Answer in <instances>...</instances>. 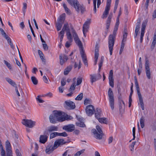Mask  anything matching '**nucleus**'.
Listing matches in <instances>:
<instances>
[{
    "label": "nucleus",
    "instance_id": "16",
    "mask_svg": "<svg viewBox=\"0 0 156 156\" xmlns=\"http://www.w3.org/2000/svg\"><path fill=\"white\" fill-rule=\"evenodd\" d=\"M90 82L92 84H93L94 82L100 79L101 77V75L99 73H98L97 75L95 74L93 75L91 74L90 75Z\"/></svg>",
    "mask_w": 156,
    "mask_h": 156
},
{
    "label": "nucleus",
    "instance_id": "5",
    "mask_svg": "<svg viewBox=\"0 0 156 156\" xmlns=\"http://www.w3.org/2000/svg\"><path fill=\"white\" fill-rule=\"evenodd\" d=\"M62 30L65 31H66V35L67 38L69 42L71 43L73 41V39L68 23H66L64 24Z\"/></svg>",
    "mask_w": 156,
    "mask_h": 156
},
{
    "label": "nucleus",
    "instance_id": "29",
    "mask_svg": "<svg viewBox=\"0 0 156 156\" xmlns=\"http://www.w3.org/2000/svg\"><path fill=\"white\" fill-rule=\"evenodd\" d=\"M72 69V66H69L66 68L64 71V74L65 75H67L69 73L71 70Z\"/></svg>",
    "mask_w": 156,
    "mask_h": 156
},
{
    "label": "nucleus",
    "instance_id": "6",
    "mask_svg": "<svg viewBox=\"0 0 156 156\" xmlns=\"http://www.w3.org/2000/svg\"><path fill=\"white\" fill-rule=\"evenodd\" d=\"M108 95L110 106L112 110L114 109V98L113 91L111 88L108 89Z\"/></svg>",
    "mask_w": 156,
    "mask_h": 156
},
{
    "label": "nucleus",
    "instance_id": "14",
    "mask_svg": "<svg viewBox=\"0 0 156 156\" xmlns=\"http://www.w3.org/2000/svg\"><path fill=\"white\" fill-rule=\"evenodd\" d=\"M49 134L47 131H45L44 133V135L40 136L39 142L42 144H44L47 140Z\"/></svg>",
    "mask_w": 156,
    "mask_h": 156
},
{
    "label": "nucleus",
    "instance_id": "15",
    "mask_svg": "<svg viewBox=\"0 0 156 156\" xmlns=\"http://www.w3.org/2000/svg\"><path fill=\"white\" fill-rule=\"evenodd\" d=\"M147 24V22L144 21L143 22L142 24V27L141 29V32L140 34V42L142 43L143 40V37L144 36L145 28Z\"/></svg>",
    "mask_w": 156,
    "mask_h": 156
},
{
    "label": "nucleus",
    "instance_id": "10",
    "mask_svg": "<svg viewBox=\"0 0 156 156\" xmlns=\"http://www.w3.org/2000/svg\"><path fill=\"white\" fill-rule=\"evenodd\" d=\"M85 110L87 115L89 116H91L94 114L95 109L93 105H89L86 106Z\"/></svg>",
    "mask_w": 156,
    "mask_h": 156
},
{
    "label": "nucleus",
    "instance_id": "38",
    "mask_svg": "<svg viewBox=\"0 0 156 156\" xmlns=\"http://www.w3.org/2000/svg\"><path fill=\"white\" fill-rule=\"evenodd\" d=\"M6 150L11 149V147L10 143L8 140H7L5 143Z\"/></svg>",
    "mask_w": 156,
    "mask_h": 156
},
{
    "label": "nucleus",
    "instance_id": "13",
    "mask_svg": "<svg viewBox=\"0 0 156 156\" xmlns=\"http://www.w3.org/2000/svg\"><path fill=\"white\" fill-rule=\"evenodd\" d=\"M65 103L66 105V106L64 107L67 109H73L76 107V105L75 103L73 102L70 101H66Z\"/></svg>",
    "mask_w": 156,
    "mask_h": 156
},
{
    "label": "nucleus",
    "instance_id": "11",
    "mask_svg": "<svg viewBox=\"0 0 156 156\" xmlns=\"http://www.w3.org/2000/svg\"><path fill=\"white\" fill-rule=\"evenodd\" d=\"M54 115L58 119V122H62L65 120V118L62 117V113L60 111H55L54 112Z\"/></svg>",
    "mask_w": 156,
    "mask_h": 156
},
{
    "label": "nucleus",
    "instance_id": "17",
    "mask_svg": "<svg viewBox=\"0 0 156 156\" xmlns=\"http://www.w3.org/2000/svg\"><path fill=\"white\" fill-rule=\"evenodd\" d=\"M63 129L68 132H72L74 130L75 127L74 125L69 124L64 126L62 128Z\"/></svg>",
    "mask_w": 156,
    "mask_h": 156
},
{
    "label": "nucleus",
    "instance_id": "62",
    "mask_svg": "<svg viewBox=\"0 0 156 156\" xmlns=\"http://www.w3.org/2000/svg\"><path fill=\"white\" fill-rule=\"evenodd\" d=\"M20 27L22 29H23L25 27L23 22L20 23Z\"/></svg>",
    "mask_w": 156,
    "mask_h": 156
},
{
    "label": "nucleus",
    "instance_id": "23",
    "mask_svg": "<svg viewBox=\"0 0 156 156\" xmlns=\"http://www.w3.org/2000/svg\"><path fill=\"white\" fill-rule=\"evenodd\" d=\"M66 14L63 13L60 16L57 20V22L63 23L65 19Z\"/></svg>",
    "mask_w": 156,
    "mask_h": 156
},
{
    "label": "nucleus",
    "instance_id": "21",
    "mask_svg": "<svg viewBox=\"0 0 156 156\" xmlns=\"http://www.w3.org/2000/svg\"><path fill=\"white\" fill-rule=\"evenodd\" d=\"M68 59L67 56L65 54H60L59 55L60 63L61 65L67 61Z\"/></svg>",
    "mask_w": 156,
    "mask_h": 156
},
{
    "label": "nucleus",
    "instance_id": "56",
    "mask_svg": "<svg viewBox=\"0 0 156 156\" xmlns=\"http://www.w3.org/2000/svg\"><path fill=\"white\" fill-rule=\"evenodd\" d=\"M40 96H38L36 98V99L37 101H38L39 103H42L44 102V101L39 98Z\"/></svg>",
    "mask_w": 156,
    "mask_h": 156
},
{
    "label": "nucleus",
    "instance_id": "39",
    "mask_svg": "<svg viewBox=\"0 0 156 156\" xmlns=\"http://www.w3.org/2000/svg\"><path fill=\"white\" fill-rule=\"evenodd\" d=\"M83 94L82 93L79 94L75 98L76 100L80 101L83 98Z\"/></svg>",
    "mask_w": 156,
    "mask_h": 156
},
{
    "label": "nucleus",
    "instance_id": "57",
    "mask_svg": "<svg viewBox=\"0 0 156 156\" xmlns=\"http://www.w3.org/2000/svg\"><path fill=\"white\" fill-rule=\"evenodd\" d=\"M140 26L139 24H136V29L135 30V32L138 33L139 31L140 30Z\"/></svg>",
    "mask_w": 156,
    "mask_h": 156
},
{
    "label": "nucleus",
    "instance_id": "37",
    "mask_svg": "<svg viewBox=\"0 0 156 156\" xmlns=\"http://www.w3.org/2000/svg\"><path fill=\"white\" fill-rule=\"evenodd\" d=\"M31 80L33 83L34 85H37L38 83V80L34 76H32Z\"/></svg>",
    "mask_w": 156,
    "mask_h": 156
},
{
    "label": "nucleus",
    "instance_id": "50",
    "mask_svg": "<svg viewBox=\"0 0 156 156\" xmlns=\"http://www.w3.org/2000/svg\"><path fill=\"white\" fill-rule=\"evenodd\" d=\"M0 31H1L2 35L4 37H5V36L8 35L6 34L2 28H0Z\"/></svg>",
    "mask_w": 156,
    "mask_h": 156
},
{
    "label": "nucleus",
    "instance_id": "33",
    "mask_svg": "<svg viewBox=\"0 0 156 156\" xmlns=\"http://www.w3.org/2000/svg\"><path fill=\"white\" fill-rule=\"evenodd\" d=\"M144 118L143 116H142L140 119V124L142 128H143L144 126Z\"/></svg>",
    "mask_w": 156,
    "mask_h": 156
},
{
    "label": "nucleus",
    "instance_id": "59",
    "mask_svg": "<svg viewBox=\"0 0 156 156\" xmlns=\"http://www.w3.org/2000/svg\"><path fill=\"white\" fill-rule=\"evenodd\" d=\"M136 142H133L131 145H130V148H131V150L133 151L134 149V147L135 144Z\"/></svg>",
    "mask_w": 156,
    "mask_h": 156
},
{
    "label": "nucleus",
    "instance_id": "36",
    "mask_svg": "<svg viewBox=\"0 0 156 156\" xmlns=\"http://www.w3.org/2000/svg\"><path fill=\"white\" fill-rule=\"evenodd\" d=\"M64 32L65 31L62 29V30L59 33V35L60 36V40L61 42L63 40L65 33Z\"/></svg>",
    "mask_w": 156,
    "mask_h": 156
},
{
    "label": "nucleus",
    "instance_id": "58",
    "mask_svg": "<svg viewBox=\"0 0 156 156\" xmlns=\"http://www.w3.org/2000/svg\"><path fill=\"white\" fill-rule=\"evenodd\" d=\"M135 86L136 89V90L137 92V94H140L139 85H135Z\"/></svg>",
    "mask_w": 156,
    "mask_h": 156
},
{
    "label": "nucleus",
    "instance_id": "64",
    "mask_svg": "<svg viewBox=\"0 0 156 156\" xmlns=\"http://www.w3.org/2000/svg\"><path fill=\"white\" fill-rule=\"evenodd\" d=\"M152 17L154 19L156 18V9L154 10L153 13Z\"/></svg>",
    "mask_w": 156,
    "mask_h": 156
},
{
    "label": "nucleus",
    "instance_id": "12",
    "mask_svg": "<svg viewBox=\"0 0 156 156\" xmlns=\"http://www.w3.org/2000/svg\"><path fill=\"white\" fill-rule=\"evenodd\" d=\"M145 68L147 77L148 79H150L151 78V72L150 71L149 61L147 59L146 60Z\"/></svg>",
    "mask_w": 156,
    "mask_h": 156
},
{
    "label": "nucleus",
    "instance_id": "42",
    "mask_svg": "<svg viewBox=\"0 0 156 156\" xmlns=\"http://www.w3.org/2000/svg\"><path fill=\"white\" fill-rule=\"evenodd\" d=\"M111 20H109L107 19L106 21V29L108 30L109 28L110 25Z\"/></svg>",
    "mask_w": 156,
    "mask_h": 156
},
{
    "label": "nucleus",
    "instance_id": "7",
    "mask_svg": "<svg viewBox=\"0 0 156 156\" xmlns=\"http://www.w3.org/2000/svg\"><path fill=\"white\" fill-rule=\"evenodd\" d=\"M71 29H72V34L76 43L80 47H82V43L80 40L76 31L73 27H72Z\"/></svg>",
    "mask_w": 156,
    "mask_h": 156
},
{
    "label": "nucleus",
    "instance_id": "2",
    "mask_svg": "<svg viewBox=\"0 0 156 156\" xmlns=\"http://www.w3.org/2000/svg\"><path fill=\"white\" fill-rule=\"evenodd\" d=\"M116 31H114L113 32L112 34L110 35L108 38V47L110 55H112L113 47L115 43V36L116 34Z\"/></svg>",
    "mask_w": 156,
    "mask_h": 156
},
{
    "label": "nucleus",
    "instance_id": "35",
    "mask_svg": "<svg viewBox=\"0 0 156 156\" xmlns=\"http://www.w3.org/2000/svg\"><path fill=\"white\" fill-rule=\"evenodd\" d=\"M113 72L112 70L110 71L108 79L109 81H114L113 78Z\"/></svg>",
    "mask_w": 156,
    "mask_h": 156
},
{
    "label": "nucleus",
    "instance_id": "8",
    "mask_svg": "<svg viewBox=\"0 0 156 156\" xmlns=\"http://www.w3.org/2000/svg\"><path fill=\"white\" fill-rule=\"evenodd\" d=\"M112 0H107L106 5L105 8V10L101 18L102 19L105 18L107 17L108 15L110 9L111 4Z\"/></svg>",
    "mask_w": 156,
    "mask_h": 156
},
{
    "label": "nucleus",
    "instance_id": "19",
    "mask_svg": "<svg viewBox=\"0 0 156 156\" xmlns=\"http://www.w3.org/2000/svg\"><path fill=\"white\" fill-rule=\"evenodd\" d=\"M80 54L84 64L85 66H87L88 63L87 58V56L84 50L82 48L81 50L80 51Z\"/></svg>",
    "mask_w": 156,
    "mask_h": 156
},
{
    "label": "nucleus",
    "instance_id": "41",
    "mask_svg": "<svg viewBox=\"0 0 156 156\" xmlns=\"http://www.w3.org/2000/svg\"><path fill=\"white\" fill-rule=\"evenodd\" d=\"M84 151L85 149H82L79 151H78L74 154V156H80L84 152Z\"/></svg>",
    "mask_w": 156,
    "mask_h": 156
},
{
    "label": "nucleus",
    "instance_id": "24",
    "mask_svg": "<svg viewBox=\"0 0 156 156\" xmlns=\"http://www.w3.org/2000/svg\"><path fill=\"white\" fill-rule=\"evenodd\" d=\"M5 79L6 81L12 86L15 88H16V87H17L16 83L11 79L8 77H6Z\"/></svg>",
    "mask_w": 156,
    "mask_h": 156
},
{
    "label": "nucleus",
    "instance_id": "31",
    "mask_svg": "<svg viewBox=\"0 0 156 156\" xmlns=\"http://www.w3.org/2000/svg\"><path fill=\"white\" fill-rule=\"evenodd\" d=\"M58 129V128L56 126H51L48 128V131L49 132L54 131H57Z\"/></svg>",
    "mask_w": 156,
    "mask_h": 156
},
{
    "label": "nucleus",
    "instance_id": "51",
    "mask_svg": "<svg viewBox=\"0 0 156 156\" xmlns=\"http://www.w3.org/2000/svg\"><path fill=\"white\" fill-rule=\"evenodd\" d=\"M139 67L140 69H142V58L140 57L139 61Z\"/></svg>",
    "mask_w": 156,
    "mask_h": 156
},
{
    "label": "nucleus",
    "instance_id": "32",
    "mask_svg": "<svg viewBox=\"0 0 156 156\" xmlns=\"http://www.w3.org/2000/svg\"><path fill=\"white\" fill-rule=\"evenodd\" d=\"M63 24V23L57 22V23H56V27L58 31H59L61 30Z\"/></svg>",
    "mask_w": 156,
    "mask_h": 156
},
{
    "label": "nucleus",
    "instance_id": "4",
    "mask_svg": "<svg viewBox=\"0 0 156 156\" xmlns=\"http://www.w3.org/2000/svg\"><path fill=\"white\" fill-rule=\"evenodd\" d=\"M75 3L73 5L74 7L75 8L76 11L78 12H79L80 11L81 13L82 14L84 12L86 11V9L84 5L83 4L80 5L79 4L78 1L77 0H76L75 2L74 1Z\"/></svg>",
    "mask_w": 156,
    "mask_h": 156
},
{
    "label": "nucleus",
    "instance_id": "52",
    "mask_svg": "<svg viewBox=\"0 0 156 156\" xmlns=\"http://www.w3.org/2000/svg\"><path fill=\"white\" fill-rule=\"evenodd\" d=\"M76 86L75 85V83H74L71 86L70 88H69V90H74L75 89Z\"/></svg>",
    "mask_w": 156,
    "mask_h": 156
},
{
    "label": "nucleus",
    "instance_id": "47",
    "mask_svg": "<svg viewBox=\"0 0 156 156\" xmlns=\"http://www.w3.org/2000/svg\"><path fill=\"white\" fill-rule=\"evenodd\" d=\"M6 151V154L7 156H12V151L11 149L7 150Z\"/></svg>",
    "mask_w": 156,
    "mask_h": 156
},
{
    "label": "nucleus",
    "instance_id": "40",
    "mask_svg": "<svg viewBox=\"0 0 156 156\" xmlns=\"http://www.w3.org/2000/svg\"><path fill=\"white\" fill-rule=\"evenodd\" d=\"M91 103V100L90 99L86 98L84 101V104L86 105L89 104Z\"/></svg>",
    "mask_w": 156,
    "mask_h": 156
},
{
    "label": "nucleus",
    "instance_id": "60",
    "mask_svg": "<svg viewBox=\"0 0 156 156\" xmlns=\"http://www.w3.org/2000/svg\"><path fill=\"white\" fill-rule=\"evenodd\" d=\"M16 153L17 156H22L21 154L18 149H16Z\"/></svg>",
    "mask_w": 156,
    "mask_h": 156
},
{
    "label": "nucleus",
    "instance_id": "28",
    "mask_svg": "<svg viewBox=\"0 0 156 156\" xmlns=\"http://www.w3.org/2000/svg\"><path fill=\"white\" fill-rule=\"evenodd\" d=\"M82 119L81 118H79V122L76 123L77 126L82 127H84L85 126L84 123L81 121Z\"/></svg>",
    "mask_w": 156,
    "mask_h": 156
},
{
    "label": "nucleus",
    "instance_id": "48",
    "mask_svg": "<svg viewBox=\"0 0 156 156\" xmlns=\"http://www.w3.org/2000/svg\"><path fill=\"white\" fill-rule=\"evenodd\" d=\"M156 44V40H153L151 46V50L152 51L154 48Z\"/></svg>",
    "mask_w": 156,
    "mask_h": 156
},
{
    "label": "nucleus",
    "instance_id": "3",
    "mask_svg": "<svg viewBox=\"0 0 156 156\" xmlns=\"http://www.w3.org/2000/svg\"><path fill=\"white\" fill-rule=\"evenodd\" d=\"M95 129H93L92 130V132L94 133V137L97 139L101 140L102 139V136L103 135V132L99 126H97Z\"/></svg>",
    "mask_w": 156,
    "mask_h": 156
},
{
    "label": "nucleus",
    "instance_id": "46",
    "mask_svg": "<svg viewBox=\"0 0 156 156\" xmlns=\"http://www.w3.org/2000/svg\"><path fill=\"white\" fill-rule=\"evenodd\" d=\"M127 36V33H126V31L124 30V33L123 36L122 41H126V38Z\"/></svg>",
    "mask_w": 156,
    "mask_h": 156
},
{
    "label": "nucleus",
    "instance_id": "25",
    "mask_svg": "<svg viewBox=\"0 0 156 156\" xmlns=\"http://www.w3.org/2000/svg\"><path fill=\"white\" fill-rule=\"evenodd\" d=\"M94 112L95 117L97 119L99 118L101 116V109L97 108L95 110Z\"/></svg>",
    "mask_w": 156,
    "mask_h": 156
},
{
    "label": "nucleus",
    "instance_id": "63",
    "mask_svg": "<svg viewBox=\"0 0 156 156\" xmlns=\"http://www.w3.org/2000/svg\"><path fill=\"white\" fill-rule=\"evenodd\" d=\"M113 140L112 136H110L108 139V143L110 144L112 143Z\"/></svg>",
    "mask_w": 156,
    "mask_h": 156
},
{
    "label": "nucleus",
    "instance_id": "20",
    "mask_svg": "<svg viewBox=\"0 0 156 156\" xmlns=\"http://www.w3.org/2000/svg\"><path fill=\"white\" fill-rule=\"evenodd\" d=\"M90 23V19H87L83 25V31H84V32L88 31L89 27V25Z\"/></svg>",
    "mask_w": 156,
    "mask_h": 156
},
{
    "label": "nucleus",
    "instance_id": "61",
    "mask_svg": "<svg viewBox=\"0 0 156 156\" xmlns=\"http://www.w3.org/2000/svg\"><path fill=\"white\" fill-rule=\"evenodd\" d=\"M43 47L45 50H48V47L47 45L46 44H43Z\"/></svg>",
    "mask_w": 156,
    "mask_h": 156
},
{
    "label": "nucleus",
    "instance_id": "43",
    "mask_svg": "<svg viewBox=\"0 0 156 156\" xmlns=\"http://www.w3.org/2000/svg\"><path fill=\"white\" fill-rule=\"evenodd\" d=\"M23 11L24 13V15H25L26 10L27 9V4L26 3H24L23 4Z\"/></svg>",
    "mask_w": 156,
    "mask_h": 156
},
{
    "label": "nucleus",
    "instance_id": "45",
    "mask_svg": "<svg viewBox=\"0 0 156 156\" xmlns=\"http://www.w3.org/2000/svg\"><path fill=\"white\" fill-rule=\"evenodd\" d=\"M28 23H29V27H30V30H31V32L34 36V37H35V35L34 34V32L33 30V29L32 27L30 24V20H28Z\"/></svg>",
    "mask_w": 156,
    "mask_h": 156
},
{
    "label": "nucleus",
    "instance_id": "1",
    "mask_svg": "<svg viewBox=\"0 0 156 156\" xmlns=\"http://www.w3.org/2000/svg\"><path fill=\"white\" fill-rule=\"evenodd\" d=\"M66 142L64 141V140L62 139H60L56 140L53 146H48L46 147L45 150L46 153L49 154L51 153L55 149L57 148L60 145H62L65 144Z\"/></svg>",
    "mask_w": 156,
    "mask_h": 156
},
{
    "label": "nucleus",
    "instance_id": "9",
    "mask_svg": "<svg viewBox=\"0 0 156 156\" xmlns=\"http://www.w3.org/2000/svg\"><path fill=\"white\" fill-rule=\"evenodd\" d=\"M22 123L26 126L30 128H32L35 125L36 122L31 120L23 119Z\"/></svg>",
    "mask_w": 156,
    "mask_h": 156
},
{
    "label": "nucleus",
    "instance_id": "18",
    "mask_svg": "<svg viewBox=\"0 0 156 156\" xmlns=\"http://www.w3.org/2000/svg\"><path fill=\"white\" fill-rule=\"evenodd\" d=\"M68 136L66 132H64L62 133L58 132H54L51 133L50 135V138L52 139L56 136H62L66 137Z\"/></svg>",
    "mask_w": 156,
    "mask_h": 156
},
{
    "label": "nucleus",
    "instance_id": "53",
    "mask_svg": "<svg viewBox=\"0 0 156 156\" xmlns=\"http://www.w3.org/2000/svg\"><path fill=\"white\" fill-rule=\"evenodd\" d=\"M1 148V156H5V151L4 150L3 146L0 147Z\"/></svg>",
    "mask_w": 156,
    "mask_h": 156
},
{
    "label": "nucleus",
    "instance_id": "44",
    "mask_svg": "<svg viewBox=\"0 0 156 156\" xmlns=\"http://www.w3.org/2000/svg\"><path fill=\"white\" fill-rule=\"evenodd\" d=\"M97 0H93L94 10L95 13L97 12L96 2Z\"/></svg>",
    "mask_w": 156,
    "mask_h": 156
},
{
    "label": "nucleus",
    "instance_id": "54",
    "mask_svg": "<svg viewBox=\"0 0 156 156\" xmlns=\"http://www.w3.org/2000/svg\"><path fill=\"white\" fill-rule=\"evenodd\" d=\"M135 131L136 128L135 127H133V138L132 140H134L135 138Z\"/></svg>",
    "mask_w": 156,
    "mask_h": 156
},
{
    "label": "nucleus",
    "instance_id": "27",
    "mask_svg": "<svg viewBox=\"0 0 156 156\" xmlns=\"http://www.w3.org/2000/svg\"><path fill=\"white\" fill-rule=\"evenodd\" d=\"M5 37L4 38L7 40L8 43L10 46L13 49L14 48V46L13 45L12 42L11 38L8 35L6 36H5Z\"/></svg>",
    "mask_w": 156,
    "mask_h": 156
},
{
    "label": "nucleus",
    "instance_id": "34",
    "mask_svg": "<svg viewBox=\"0 0 156 156\" xmlns=\"http://www.w3.org/2000/svg\"><path fill=\"white\" fill-rule=\"evenodd\" d=\"M99 122L101 123H104L105 124H107V122L106 120V119L105 118H100L98 119H97Z\"/></svg>",
    "mask_w": 156,
    "mask_h": 156
},
{
    "label": "nucleus",
    "instance_id": "22",
    "mask_svg": "<svg viewBox=\"0 0 156 156\" xmlns=\"http://www.w3.org/2000/svg\"><path fill=\"white\" fill-rule=\"evenodd\" d=\"M138 95L139 98L140 104L141 108L142 110H144V107L143 102V100L142 96L141 94H138Z\"/></svg>",
    "mask_w": 156,
    "mask_h": 156
},
{
    "label": "nucleus",
    "instance_id": "26",
    "mask_svg": "<svg viewBox=\"0 0 156 156\" xmlns=\"http://www.w3.org/2000/svg\"><path fill=\"white\" fill-rule=\"evenodd\" d=\"M49 119L50 122L52 123H55L57 121H58V119L53 115H51L50 116Z\"/></svg>",
    "mask_w": 156,
    "mask_h": 156
},
{
    "label": "nucleus",
    "instance_id": "49",
    "mask_svg": "<svg viewBox=\"0 0 156 156\" xmlns=\"http://www.w3.org/2000/svg\"><path fill=\"white\" fill-rule=\"evenodd\" d=\"M4 62L5 64L10 69H12V67L11 64L9 63L8 62L5 60H4Z\"/></svg>",
    "mask_w": 156,
    "mask_h": 156
},
{
    "label": "nucleus",
    "instance_id": "30",
    "mask_svg": "<svg viewBox=\"0 0 156 156\" xmlns=\"http://www.w3.org/2000/svg\"><path fill=\"white\" fill-rule=\"evenodd\" d=\"M62 5L66 13L70 15L71 13L69 9L67 8L66 5L64 2L62 3Z\"/></svg>",
    "mask_w": 156,
    "mask_h": 156
},
{
    "label": "nucleus",
    "instance_id": "55",
    "mask_svg": "<svg viewBox=\"0 0 156 156\" xmlns=\"http://www.w3.org/2000/svg\"><path fill=\"white\" fill-rule=\"evenodd\" d=\"M82 78H78L77 79V85H78L82 83Z\"/></svg>",
    "mask_w": 156,
    "mask_h": 156
}]
</instances>
